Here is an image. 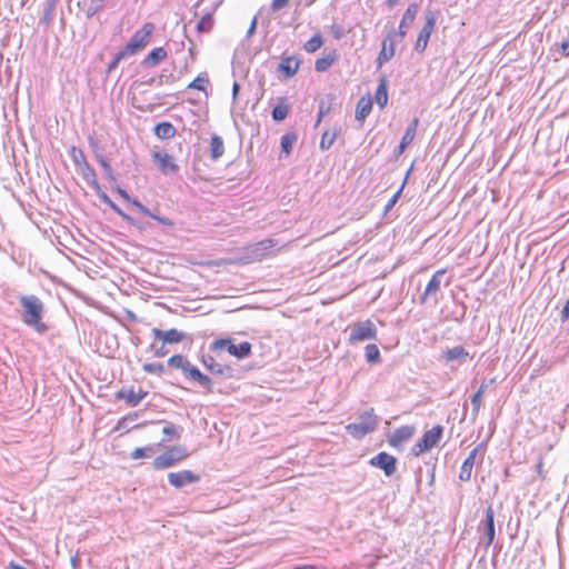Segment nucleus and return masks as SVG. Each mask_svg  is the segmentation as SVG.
<instances>
[{"instance_id": "f257e3e1", "label": "nucleus", "mask_w": 569, "mask_h": 569, "mask_svg": "<svg viewBox=\"0 0 569 569\" xmlns=\"http://www.w3.org/2000/svg\"><path fill=\"white\" fill-rule=\"evenodd\" d=\"M19 301L22 307L21 319L23 323L39 333L48 331L49 327L42 320L44 313L42 301L36 296H22Z\"/></svg>"}, {"instance_id": "f03ea898", "label": "nucleus", "mask_w": 569, "mask_h": 569, "mask_svg": "<svg viewBox=\"0 0 569 569\" xmlns=\"http://www.w3.org/2000/svg\"><path fill=\"white\" fill-rule=\"evenodd\" d=\"M277 241L274 239H263L261 241L248 244L243 248L244 256L238 260H221L210 262L211 266H221L226 263H240L248 264L257 261H261L268 257L274 254Z\"/></svg>"}, {"instance_id": "7ed1b4c3", "label": "nucleus", "mask_w": 569, "mask_h": 569, "mask_svg": "<svg viewBox=\"0 0 569 569\" xmlns=\"http://www.w3.org/2000/svg\"><path fill=\"white\" fill-rule=\"evenodd\" d=\"M379 419L375 415L373 409L363 411L357 422L349 423L346 426L347 432L353 438L361 439L366 435L371 433L378 427Z\"/></svg>"}, {"instance_id": "20e7f679", "label": "nucleus", "mask_w": 569, "mask_h": 569, "mask_svg": "<svg viewBox=\"0 0 569 569\" xmlns=\"http://www.w3.org/2000/svg\"><path fill=\"white\" fill-rule=\"evenodd\" d=\"M154 24L152 22H146L142 27L137 30L128 43L123 47L129 56H133L139 51H142L150 42L151 37L154 32Z\"/></svg>"}, {"instance_id": "39448f33", "label": "nucleus", "mask_w": 569, "mask_h": 569, "mask_svg": "<svg viewBox=\"0 0 569 569\" xmlns=\"http://www.w3.org/2000/svg\"><path fill=\"white\" fill-rule=\"evenodd\" d=\"M406 37V31L390 30L383 38L381 50L377 57L378 67H382L386 62L390 61L396 54V46Z\"/></svg>"}, {"instance_id": "423d86ee", "label": "nucleus", "mask_w": 569, "mask_h": 569, "mask_svg": "<svg viewBox=\"0 0 569 569\" xmlns=\"http://www.w3.org/2000/svg\"><path fill=\"white\" fill-rule=\"evenodd\" d=\"M188 457L187 449L182 446H173L162 455L158 456L152 465L157 470L167 469L182 461Z\"/></svg>"}, {"instance_id": "0eeeda50", "label": "nucleus", "mask_w": 569, "mask_h": 569, "mask_svg": "<svg viewBox=\"0 0 569 569\" xmlns=\"http://www.w3.org/2000/svg\"><path fill=\"white\" fill-rule=\"evenodd\" d=\"M202 360L207 369L221 379L240 378L243 372L239 366L218 362L217 358H202Z\"/></svg>"}, {"instance_id": "6e6552de", "label": "nucleus", "mask_w": 569, "mask_h": 569, "mask_svg": "<svg viewBox=\"0 0 569 569\" xmlns=\"http://www.w3.org/2000/svg\"><path fill=\"white\" fill-rule=\"evenodd\" d=\"M168 366L171 368H181L187 373V377L198 381L201 386L210 390V378L200 372L196 367L190 366L187 358H169Z\"/></svg>"}, {"instance_id": "1a4fd4ad", "label": "nucleus", "mask_w": 569, "mask_h": 569, "mask_svg": "<svg viewBox=\"0 0 569 569\" xmlns=\"http://www.w3.org/2000/svg\"><path fill=\"white\" fill-rule=\"evenodd\" d=\"M377 335V329L371 320L358 321L352 325L350 329L349 340L351 342H361L365 340L373 339Z\"/></svg>"}, {"instance_id": "9d476101", "label": "nucleus", "mask_w": 569, "mask_h": 569, "mask_svg": "<svg viewBox=\"0 0 569 569\" xmlns=\"http://www.w3.org/2000/svg\"><path fill=\"white\" fill-rule=\"evenodd\" d=\"M370 466L381 469L386 477H392L397 471V459L388 452H379L369 460Z\"/></svg>"}, {"instance_id": "9b49d317", "label": "nucleus", "mask_w": 569, "mask_h": 569, "mask_svg": "<svg viewBox=\"0 0 569 569\" xmlns=\"http://www.w3.org/2000/svg\"><path fill=\"white\" fill-rule=\"evenodd\" d=\"M435 26H436V18L432 12H428L426 14V22H425L423 27L421 28V30L419 31L416 43H415V50L417 52L422 53L426 50L429 39L431 37V33L435 30Z\"/></svg>"}, {"instance_id": "f8f14e48", "label": "nucleus", "mask_w": 569, "mask_h": 569, "mask_svg": "<svg viewBox=\"0 0 569 569\" xmlns=\"http://www.w3.org/2000/svg\"><path fill=\"white\" fill-rule=\"evenodd\" d=\"M152 337L154 341H159L161 343V348H163L166 345L179 343L187 339V335L183 331H179L177 329L160 330L154 328L152 329Z\"/></svg>"}, {"instance_id": "ddd939ff", "label": "nucleus", "mask_w": 569, "mask_h": 569, "mask_svg": "<svg viewBox=\"0 0 569 569\" xmlns=\"http://www.w3.org/2000/svg\"><path fill=\"white\" fill-rule=\"evenodd\" d=\"M478 530L482 532L486 537L485 546L489 548L495 540V511L491 506H489L485 511V519L480 522Z\"/></svg>"}, {"instance_id": "4468645a", "label": "nucleus", "mask_w": 569, "mask_h": 569, "mask_svg": "<svg viewBox=\"0 0 569 569\" xmlns=\"http://www.w3.org/2000/svg\"><path fill=\"white\" fill-rule=\"evenodd\" d=\"M152 160L163 174L176 173L179 169L174 162V158L166 151H154L152 153Z\"/></svg>"}, {"instance_id": "2eb2a0df", "label": "nucleus", "mask_w": 569, "mask_h": 569, "mask_svg": "<svg viewBox=\"0 0 569 569\" xmlns=\"http://www.w3.org/2000/svg\"><path fill=\"white\" fill-rule=\"evenodd\" d=\"M447 272L446 269L437 270L428 281L423 293L420 296V303H426L430 297H436L441 288V278Z\"/></svg>"}, {"instance_id": "dca6fc26", "label": "nucleus", "mask_w": 569, "mask_h": 569, "mask_svg": "<svg viewBox=\"0 0 569 569\" xmlns=\"http://www.w3.org/2000/svg\"><path fill=\"white\" fill-rule=\"evenodd\" d=\"M413 433L415 428L412 426L399 427L388 436V443L393 448H400L412 438Z\"/></svg>"}, {"instance_id": "f3484780", "label": "nucleus", "mask_w": 569, "mask_h": 569, "mask_svg": "<svg viewBox=\"0 0 569 569\" xmlns=\"http://www.w3.org/2000/svg\"><path fill=\"white\" fill-rule=\"evenodd\" d=\"M199 476L190 470H180L178 472L168 473V481L174 488H182L186 485L199 481Z\"/></svg>"}, {"instance_id": "a211bd4d", "label": "nucleus", "mask_w": 569, "mask_h": 569, "mask_svg": "<svg viewBox=\"0 0 569 569\" xmlns=\"http://www.w3.org/2000/svg\"><path fill=\"white\" fill-rule=\"evenodd\" d=\"M148 392L143 390L134 391L132 388H122L116 393L117 400H124L129 407L138 406L146 397Z\"/></svg>"}, {"instance_id": "6ab92c4d", "label": "nucleus", "mask_w": 569, "mask_h": 569, "mask_svg": "<svg viewBox=\"0 0 569 569\" xmlns=\"http://www.w3.org/2000/svg\"><path fill=\"white\" fill-rule=\"evenodd\" d=\"M300 68V60L296 58L295 56H287L282 57L279 66L278 71L284 77V78H292L297 74Z\"/></svg>"}, {"instance_id": "aec40b11", "label": "nucleus", "mask_w": 569, "mask_h": 569, "mask_svg": "<svg viewBox=\"0 0 569 569\" xmlns=\"http://www.w3.org/2000/svg\"><path fill=\"white\" fill-rule=\"evenodd\" d=\"M481 445L480 446H477L476 448H473L468 457L465 459V461L462 462L461 465V468H460V472H459V479L461 481H469L471 479V473H472V469H473V466H475V461H476V457L479 452V449H480Z\"/></svg>"}, {"instance_id": "412c9836", "label": "nucleus", "mask_w": 569, "mask_h": 569, "mask_svg": "<svg viewBox=\"0 0 569 569\" xmlns=\"http://www.w3.org/2000/svg\"><path fill=\"white\" fill-rule=\"evenodd\" d=\"M442 432L443 427L440 425L435 426L430 430H427L421 438L422 447L429 448V450L436 447L442 437Z\"/></svg>"}, {"instance_id": "4be33fe9", "label": "nucleus", "mask_w": 569, "mask_h": 569, "mask_svg": "<svg viewBox=\"0 0 569 569\" xmlns=\"http://www.w3.org/2000/svg\"><path fill=\"white\" fill-rule=\"evenodd\" d=\"M418 124H419V119L418 118H415L411 123L408 126L401 141H400V144L398 147V156L402 154L406 150V148L412 143V141L415 140V137H416V133H417V128H418Z\"/></svg>"}, {"instance_id": "5701e85b", "label": "nucleus", "mask_w": 569, "mask_h": 569, "mask_svg": "<svg viewBox=\"0 0 569 569\" xmlns=\"http://www.w3.org/2000/svg\"><path fill=\"white\" fill-rule=\"evenodd\" d=\"M337 60L338 53L333 49L316 60L315 70L317 72H325L328 69H330L336 63Z\"/></svg>"}, {"instance_id": "b1692460", "label": "nucleus", "mask_w": 569, "mask_h": 569, "mask_svg": "<svg viewBox=\"0 0 569 569\" xmlns=\"http://www.w3.org/2000/svg\"><path fill=\"white\" fill-rule=\"evenodd\" d=\"M372 110V100L370 96H363L359 99L356 107V119L363 122Z\"/></svg>"}, {"instance_id": "393cba45", "label": "nucleus", "mask_w": 569, "mask_h": 569, "mask_svg": "<svg viewBox=\"0 0 569 569\" xmlns=\"http://www.w3.org/2000/svg\"><path fill=\"white\" fill-rule=\"evenodd\" d=\"M418 11H419V6L417 3L409 4L401 18V21L399 23V28L397 31H406L407 32L408 28L413 23Z\"/></svg>"}, {"instance_id": "a878e982", "label": "nucleus", "mask_w": 569, "mask_h": 569, "mask_svg": "<svg viewBox=\"0 0 569 569\" xmlns=\"http://www.w3.org/2000/svg\"><path fill=\"white\" fill-rule=\"evenodd\" d=\"M375 100L381 109H383L388 103V81L386 77H381L379 79V84L376 90Z\"/></svg>"}, {"instance_id": "bb28decb", "label": "nucleus", "mask_w": 569, "mask_h": 569, "mask_svg": "<svg viewBox=\"0 0 569 569\" xmlns=\"http://www.w3.org/2000/svg\"><path fill=\"white\" fill-rule=\"evenodd\" d=\"M211 350L214 352L227 351L230 356H238L237 345H234L233 341L229 338L216 340L212 343Z\"/></svg>"}, {"instance_id": "cd10ccee", "label": "nucleus", "mask_w": 569, "mask_h": 569, "mask_svg": "<svg viewBox=\"0 0 569 569\" xmlns=\"http://www.w3.org/2000/svg\"><path fill=\"white\" fill-rule=\"evenodd\" d=\"M495 380L491 379L489 383H492ZM488 387V382L483 381L478 389V391L471 397V405H472V415L476 417L482 406V396L486 391V388Z\"/></svg>"}, {"instance_id": "c85d7f7f", "label": "nucleus", "mask_w": 569, "mask_h": 569, "mask_svg": "<svg viewBox=\"0 0 569 569\" xmlns=\"http://www.w3.org/2000/svg\"><path fill=\"white\" fill-rule=\"evenodd\" d=\"M167 58V51L162 47L152 49L144 58V63L156 66Z\"/></svg>"}, {"instance_id": "c756f323", "label": "nucleus", "mask_w": 569, "mask_h": 569, "mask_svg": "<svg viewBox=\"0 0 569 569\" xmlns=\"http://www.w3.org/2000/svg\"><path fill=\"white\" fill-rule=\"evenodd\" d=\"M174 133L176 129L170 122H160L154 127V134L160 139H170Z\"/></svg>"}, {"instance_id": "7c9ffc66", "label": "nucleus", "mask_w": 569, "mask_h": 569, "mask_svg": "<svg viewBox=\"0 0 569 569\" xmlns=\"http://www.w3.org/2000/svg\"><path fill=\"white\" fill-rule=\"evenodd\" d=\"M224 153V143L222 139L213 134L210 141V156L212 159H218Z\"/></svg>"}, {"instance_id": "2f4dec72", "label": "nucleus", "mask_w": 569, "mask_h": 569, "mask_svg": "<svg viewBox=\"0 0 569 569\" xmlns=\"http://www.w3.org/2000/svg\"><path fill=\"white\" fill-rule=\"evenodd\" d=\"M132 204L141 212L143 213L144 216H148L154 220H157L158 222L162 223V224H166V226H169L171 227L173 223L170 219L168 218H164V217H159L154 213H152L147 207H144L141 202H139L138 200H133L132 201Z\"/></svg>"}, {"instance_id": "473e14b6", "label": "nucleus", "mask_w": 569, "mask_h": 569, "mask_svg": "<svg viewBox=\"0 0 569 569\" xmlns=\"http://www.w3.org/2000/svg\"><path fill=\"white\" fill-rule=\"evenodd\" d=\"M323 46V38L320 32L315 33L308 41L305 42L303 49L308 53L318 51Z\"/></svg>"}, {"instance_id": "72a5a7b5", "label": "nucleus", "mask_w": 569, "mask_h": 569, "mask_svg": "<svg viewBox=\"0 0 569 569\" xmlns=\"http://www.w3.org/2000/svg\"><path fill=\"white\" fill-rule=\"evenodd\" d=\"M209 83V78L206 72L199 73L189 84V89H194L199 91H203L207 94V86Z\"/></svg>"}, {"instance_id": "f704fd0d", "label": "nucleus", "mask_w": 569, "mask_h": 569, "mask_svg": "<svg viewBox=\"0 0 569 569\" xmlns=\"http://www.w3.org/2000/svg\"><path fill=\"white\" fill-rule=\"evenodd\" d=\"M83 179L93 187H98L97 174L94 169L89 164H83L79 168Z\"/></svg>"}, {"instance_id": "c9c22d12", "label": "nucleus", "mask_w": 569, "mask_h": 569, "mask_svg": "<svg viewBox=\"0 0 569 569\" xmlns=\"http://www.w3.org/2000/svg\"><path fill=\"white\" fill-rule=\"evenodd\" d=\"M297 141V134L295 132H288L281 138V150L287 156L290 154L295 142Z\"/></svg>"}, {"instance_id": "e433bc0d", "label": "nucleus", "mask_w": 569, "mask_h": 569, "mask_svg": "<svg viewBox=\"0 0 569 569\" xmlns=\"http://www.w3.org/2000/svg\"><path fill=\"white\" fill-rule=\"evenodd\" d=\"M138 417H139L138 412H133V413L127 415L126 417L121 418L118 421L114 430H117V431H124V432L129 431L130 430V422H132L136 419H138Z\"/></svg>"}, {"instance_id": "4c0bfd02", "label": "nucleus", "mask_w": 569, "mask_h": 569, "mask_svg": "<svg viewBox=\"0 0 569 569\" xmlns=\"http://www.w3.org/2000/svg\"><path fill=\"white\" fill-rule=\"evenodd\" d=\"M290 108L287 103H279L272 110V118L276 121L284 120L289 114Z\"/></svg>"}, {"instance_id": "58836bf2", "label": "nucleus", "mask_w": 569, "mask_h": 569, "mask_svg": "<svg viewBox=\"0 0 569 569\" xmlns=\"http://www.w3.org/2000/svg\"><path fill=\"white\" fill-rule=\"evenodd\" d=\"M154 452H156V447L154 446H148V447H143V448H136L131 452V458L137 460V459L146 458V457H150Z\"/></svg>"}, {"instance_id": "ea45409f", "label": "nucleus", "mask_w": 569, "mask_h": 569, "mask_svg": "<svg viewBox=\"0 0 569 569\" xmlns=\"http://www.w3.org/2000/svg\"><path fill=\"white\" fill-rule=\"evenodd\" d=\"M70 154L72 157L73 162L78 168L82 167L83 164H87L88 161L86 159V156L83 151L77 147H72L70 150Z\"/></svg>"}, {"instance_id": "a19ab883", "label": "nucleus", "mask_w": 569, "mask_h": 569, "mask_svg": "<svg viewBox=\"0 0 569 569\" xmlns=\"http://www.w3.org/2000/svg\"><path fill=\"white\" fill-rule=\"evenodd\" d=\"M213 27V18L211 14L203 16L197 24V30L200 32H209Z\"/></svg>"}, {"instance_id": "79ce46f5", "label": "nucleus", "mask_w": 569, "mask_h": 569, "mask_svg": "<svg viewBox=\"0 0 569 569\" xmlns=\"http://www.w3.org/2000/svg\"><path fill=\"white\" fill-rule=\"evenodd\" d=\"M141 367L146 372L156 376H161L164 370L163 365L159 362L142 363Z\"/></svg>"}, {"instance_id": "37998d69", "label": "nucleus", "mask_w": 569, "mask_h": 569, "mask_svg": "<svg viewBox=\"0 0 569 569\" xmlns=\"http://www.w3.org/2000/svg\"><path fill=\"white\" fill-rule=\"evenodd\" d=\"M336 140V133L326 131L323 132L321 140H320V148L322 150H328Z\"/></svg>"}, {"instance_id": "c03bdc74", "label": "nucleus", "mask_w": 569, "mask_h": 569, "mask_svg": "<svg viewBox=\"0 0 569 569\" xmlns=\"http://www.w3.org/2000/svg\"><path fill=\"white\" fill-rule=\"evenodd\" d=\"M129 57V54L126 52V50L122 48L120 51H118L116 53V56L112 58V60L110 61L109 66H108V69L109 70H113L118 64L119 62Z\"/></svg>"}, {"instance_id": "a18cd8bd", "label": "nucleus", "mask_w": 569, "mask_h": 569, "mask_svg": "<svg viewBox=\"0 0 569 569\" xmlns=\"http://www.w3.org/2000/svg\"><path fill=\"white\" fill-rule=\"evenodd\" d=\"M162 432L164 435V438L162 439V441H169L173 437H178L177 429H176V427L172 423L167 425L162 429Z\"/></svg>"}, {"instance_id": "49530a36", "label": "nucleus", "mask_w": 569, "mask_h": 569, "mask_svg": "<svg viewBox=\"0 0 569 569\" xmlns=\"http://www.w3.org/2000/svg\"><path fill=\"white\" fill-rule=\"evenodd\" d=\"M98 161H99L100 166L102 167L106 176L110 179H113V170H112L111 166L109 164V162L106 160V158L100 156L98 158Z\"/></svg>"}, {"instance_id": "de8ad7c7", "label": "nucleus", "mask_w": 569, "mask_h": 569, "mask_svg": "<svg viewBox=\"0 0 569 569\" xmlns=\"http://www.w3.org/2000/svg\"><path fill=\"white\" fill-rule=\"evenodd\" d=\"M251 351V345L248 341H243L237 346V355L247 356Z\"/></svg>"}, {"instance_id": "09e8293b", "label": "nucleus", "mask_w": 569, "mask_h": 569, "mask_svg": "<svg viewBox=\"0 0 569 569\" xmlns=\"http://www.w3.org/2000/svg\"><path fill=\"white\" fill-rule=\"evenodd\" d=\"M102 200L108 203L119 216H121L123 219H129V217L123 213L111 200L107 194L101 196Z\"/></svg>"}, {"instance_id": "8fccbe9b", "label": "nucleus", "mask_w": 569, "mask_h": 569, "mask_svg": "<svg viewBox=\"0 0 569 569\" xmlns=\"http://www.w3.org/2000/svg\"><path fill=\"white\" fill-rule=\"evenodd\" d=\"M402 191V187L389 199L385 207V211L388 212L398 201Z\"/></svg>"}, {"instance_id": "3c124183", "label": "nucleus", "mask_w": 569, "mask_h": 569, "mask_svg": "<svg viewBox=\"0 0 569 569\" xmlns=\"http://www.w3.org/2000/svg\"><path fill=\"white\" fill-rule=\"evenodd\" d=\"M536 470H537V472L539 475V478L541 480H545L546 471L543 470V458H542V456H540L539 459H538V462L536 465Z\"/></svg>"}, {"instance_id": "603ef678", "label": "nucleus", "mask_w": 569, "mask_h": 569, "mask_svg": "<svg viewBox=\"0 0 569 569\" xmlns=\"http://www.w3.org/2000/svg\"><path fill=\"white\" fill-rule=\"evenodd\" d=\"M428 450H429V448H423L422 447L421 439L411 448V451H412L413 456H419L422 452L428 451Z\"/></svg>"}, {"instance_id": "864d4df0", "label": "nucleus", "mask_w": 569, "mask_h": 569, "mask_svg": "<svg viewBox=\"0 0 569 569\" xmlns=\"http://www.w3.org/2000/svg\"><path fill=\"white\" fill-rule=\"evenodd\" d=\"M290 0H272L271 8L273 11H278L286 7Z\"/></svg>"}, {"instance_id": "5fc2aeb1", "label": "nucleus", "mask_w": 569, "mask_h": 569, "mask_svg": "<svg viewBox=\"0 0 569 569\" xmlns=\"http://www.w3.org/2000/svg\"><path fill=\"white\" fill-rule=\"evenodd\" d=\"M379 348L376 345L370 343L366 347L365 356H379Z\"/></svg>"}, {"instance_id": "6e6d98bb", "label": "nucleus", "mask_w": 569, "mask_h": 569, "mask_svg": "<svg viewBox=\"0 0 569 569\" xmlns=\"http://www.w3.org/2000/svg\"><path fill=\"white\" fill-rule=\"evenodd\" d=\"M560 49H561L562 56L568 57L569 56V40H563L561 42Z\"/></svg>"}, {"instance_id": "4d7b16f0", "label": "nucleus", "mask_w": 569, "mask_h": 569, "mask_svg": "<svg viewBox=\"0 0 569 569\" xmlns=\"http://www.w3.org/2000/svg\"><path fill=\"white\" fill-rule=\"evenodd\" d=\"M117 191H118V193L120 194V197H121L122 199H124L126 201H128V202H131V203H132V201L134 200V199H132V198H131V197H130V196H129V194H128L123 189H120V188H119Z\"/></svg>"}, {"instance_id": "13d9d810", "label": "nucleus", "mask_w": 569, "mask_h": 569, "mask_svg": "<svg viewBox=\"0 0 569 569\" xmlns=\"http://www.w3.org/2000/svg\"><path fill=\"white\" fill-rule=\"evenodd\" d=\"M569 317V299L567 300L562 311H561V318L562 320H567Z\"/></svg>"}, {"instance_id": "bf43d9fd", "label": "nucleus", "mask_w": 569, "mask_h": 569, "mask_svg": "<svg viewBox=\"0 0 569 569\" xmlns=\"http://www.w3.org/2000/svg\"><path fill=\"white\" fill-rule=\"evenodd\" d=\"M328 110H325L323 104L321 103L319 107V113L317 119V126L321 122L323 116L327 113Z\"/></svg>"}, {"instance_id": "052dcab7", "label": "nucleus", "mask_w": 569, "mask_h": 569, "mask_svg": "<svg viewBox=\"0 0 569 569\" xmlns=\"http://www.w3.org/2000/svg\"><path fill=\"white\" fill-rule=\"evenodd\" d=\"M465 355V351L462 348L460 349H455L452 351L449 352V356H457V357H460V356H463Z\"/></svg>"}, {"instance_id": "680f3d73", "label": "nucleus", "mask_w": 569, "mask_h": 569, "mask_svg": "<svg viewBox=\"0 0 569 569\" xmlns=\"http://www.w3.org/2000/svg\"><path fill=\"white\" fill-rule=\"evenodd\" d=\"M293 569H317L315 566L306 565V566H298Z\"/></svg>"}, {"instance_id": "e2e57ef3", "label": "nucleus", "mask_w": 569, "mask_h": 569, "mask_svg": "<svg viewBox=\"0 0 569 569\" xmlns=\"http://www.w3.org/2000/svg\"><path fill=\"white\" fill-rule=\"evenodd\" d=\"M399 0H386L388 7L392 8L398 3Z\"/></svg>"}, {"instance_id": "0e129e2a", "label": "nucleus", "mask_w": 569, "mask_h": 569, "mask_svg": "<svg viewBox=\"0 0 569 569\" xmlns=\"http://www.w3.org/2000/svg\"><path fill=\"white\" fill-rule=\"evenodd\" d=\"M367 359L370 363L376 365L380 361L381 358H367Z\"/></svg>"}, {"instance_id": "69168bd1", "label": "nucleus", "mask_w": 569, "mask_h": 569, "mask_svg": "<svg viewBox=\"0 0 569 569\" xmlns=\"http://www.w3.org/2000/svg\"><path fill=\"white\" fill-rule=\"evenodd\" d=\"M237 91H238V84L236 83V84L233 86V93L236 94V93H237Z\"/></svg>"}]
</instances>
